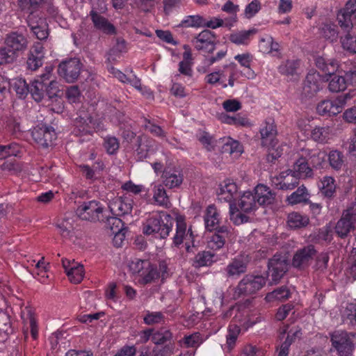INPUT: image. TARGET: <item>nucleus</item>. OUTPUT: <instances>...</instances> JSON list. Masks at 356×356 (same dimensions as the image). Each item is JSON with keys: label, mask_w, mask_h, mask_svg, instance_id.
Returning a JSON list of instances; mask_svg holds the SVG:
<instances>
[{"label": "nucleus", "mask_w": 356, "mask_h": 356, "mask_svg": "<svg viewBox=\"0 0 356 356\" xmlns=\"http://www.w3.org/2000/svg\"><path fill=\"white\" fill-rule=\"evenodd\" d=\"M172 227V218L167 214H154L143 225V233L147 235L158 234L160 238L167 237Z\"/></svg>", "instance_id": "nucleus-1"}, {"label": "nucleus", "mask_w": 356, "mask_h": 356, "mask_svg": "<svg viewBox=\"0 0 356 356\" xmlns=\"http://www.w3.org/2000/svg\"><path fill=\"white\" fill-rule=\"evenodd\" d=\"M129 270L136 276L138 282L145 284L154 282L160 277V273L156 266L148 260L136 259L129 265Z\"/></svg>", "instance_id": "nucleus-2"}, {"label": "nucleus", "mask_w": 356, "mask_h": 356, "mask_svg": "<svg viewBox=\"0 0 356 356\" xmlns=\"http://www.w3.org/2000/svg\"><path fill=\"white\" fill-rule=\"evenodd\" d=\"M236 64L225 65L223 69H218L209 73L204 78L205 82L214 86L226 88L228 86L233 87L236 79Z\"/></svg>", "instance_id": "nucleus-3"}, {"label": "nucleus", "mask_w": 356, "mask_h": 356, "mask_svg": "<svg viewBox=\"0 0 356 356\" xmlns=\"http://www.w3.org/2000/svg\"><path fill=\"white\" fill-rule=\"evenodd\" d=\"M256 208L257 201L254 194L250 191H245L241 196L237 206L235 204L234 218L231 216V218L237 225L247 222L248 217L241 212L250 213Z\"/></svg>", "instance_id": "nucleus-4"}, {"label": "nucleus", "mask_w": 356, "mask_h": 356, "mask_svg": "<svg viewBox=\"0 0 356 356\" xmlns=\"http://www.w3.org/2000/svg\"><path fill=\"white\" fill-rule=\"evenodd\" d=\"M354 336L343 330H336L330 334L332 345L339 356L352 355L354 349L352 337Z\"/></svg>", "instance_id": "nucleus-5"}, {"label": "nucleus", "mask_w": 356, "mask_h": 356, "mask_svg": "<svg viewBox=\"0 0 356 356\" xmlns=\"http://www.w3.org/2000/svg\"><path fill=\"white\" fill-rule=\"evenodd\" d=\"M266 282V278L262 275H247L238 283L235 289L238 296L251 295L260 290Z\"/></svg>", "instance_id": "nucleus-6"}, {"label": "nucleus", "mask_w": 356, "mask_h": 356, "mask_svg": "<svg viewBox=\"0 0 356 356\" xmlns=\"http://www.w3.org/2000/svg\"><path fill=\"white\" fill-rule=\"evenodd\" d=\"M194 235L191 228L187 229L184 221H177L176 233L173 237L175 246L184 244L187 252H193L194 248Z\"/></svg>", "instance_id": "nucleus-7"}, {"label": "nucleus", "mask_w": 356, "mask_h": 356, "mask_svg": "<svg viewBox=\"0 0 356 356\" xmlns=\"http://www.w3.org/2000/svg\"><path fill=\"white\" fill-rule=\"evenodd\" d=\"M238 186L231 179H225L220 185L218 191V198L221 202L229 203L230 216L234 218L235 204L233 201L237 195Z\"/></svg>", "instance_id": "nucleus-8"}, {"label": "nucleus", "mask_w": 356, "mask_h": 356, "mask_svg": "<svg viewBox=\"0 0 356 356\" xmlns=\"http://www.w3.org/2000/svg\"><path fill=\"white\" fill-rule=\"evenodd\" d=\"M81 67L79 59L73 58L61 62L58 65V72L66 81L71 83L78 79Z\"/></svg>", "instance_id": "nucleus-9"}, {"label": "nucleus", "mask_w": 356, "mask_h": 356, "mask_svg": "<svg viewBox=\"0 0 356 356\" xmlns=\"http://www.w3.org/2000/svg\"><path fill=\"white\" fill-rule=\"evenodd\" d=\"M4 44L11 54L17 58L26 50L29 42L24 34L18 31H13L7 34Z\"/></svg>", "instance_id": "nucleus-10"}, {"label": "nucleus", "mask_w": 356, "mask_h": 356, "mask_svg": "<svg viewBox=\"0 0 356 356\" xmlns=\"http://www.w3.org/2000/svg\"><path fill=\"white\" fill-rule=\"evenodd\" d=\"M103 207L95 200L84 202L76 209L77 216L82 220L96 221L100 219Z\"/></svg>", "instance_id": "nucleus-11"}, {"label": "nucleus", "mask_w": 356, "mask_h": 356, "mask_svg": "<svg viewBox=\"0 0 356 356\" xmlns=\"http://www.w3.org/2000/svg\"><path fill=\"white\" fill-rule=\"evenodd\" d=\"M289 261L286 255L276 254L268 261V270L272 281L277 283L288 270Z\"/></svg>", "instance_id": "nucleus-12"}, {"label": "nucleus", "mask_w": 356, "mask_h": 356, "mask_svg": "<svg viewBox=\"0 0 356 356\" xmlns=\"http://www.w3.org/2000/svg\"><path fill=\"white\" fill-rule=\"evenodd\" d=\"M53 67L51 66L46 67L44 73L42 74L40 76L35 79L29 87V92L35 101L40 102L44 95L46 88L47 80L52 76Z\"/></svg>", "instance_id": "nucleus-13"}, {"label": "nucleus", "mask_w": 356, "mask_h": 356, "mask_svg": "<svg viewBox=\"0 0 356 356\" xmlns=\"http://www.w3.org/2000/svg\"><path fill=\"white\" fill-rule=\"evenodd\" d=\"M323 77L317 72L311 70L304 82L302 93L305 97H312L323 88Z\"/></svg>", "instance_id": "nucleus-14"}, {"label": "nucleus", "mask_w": 356, "mask_h": 356, "mask_svg": "<svg viewBox=\"0 0 356 356\" xmlns=\"http://www.w3.org/2000/svg\"><path fill=\"white\" fill-rule=\"evenodd\" d=\"M31 135L35 142L42 147H48L56 139V134L52 127L47 126L35 127Z\"/></svg>", "instance_id": "nucleus-15"}, {"label": "nucleus", "mask_w": 356, "mask_h": 356, "mask_svg": "<svg viewBox=\"0 0 356 356\" xmlns=\"http://www.w3.org/2000/svg\"><path fill=\"white\" fill-rule=\"evenodd\" d=\"M356 222V213L353 208H349L344 211L341 219L335 226L337 234L341 236H346L352 229H354V224Z\"/></svg>", "instance_id": "nucleus-16"}, {"label": "nucleus", "mask_w": 356, "mask_h": 356, "mask_svg": "<svg viewBox=\"0 0 356 356\" xmlns=\"http://www.w3.org/2000/svg\"><path fill=\"white\" fill-rule=\"evenodd\" d=\"M28 24L36 38L40 40H44L49 35L48 25L46 19L39 17L38 14L29 15L27 17Z\"/></svg>", "instance_id": "nucleus-17"}, {"label": "nucleus", "mask_w": 356, "mask_h": 356, "mask_svg": "<svg viewBox=\"0 0 356 356\" xmlns=\"http://www.w3.org/2000/svg\"><path fill=\"white\" fill-rule=\"evenodd\" d=\"M161 177L163 184L169 188L179 187L184 180L181 169L175 166L165 168L163 171Z\"/></svg>", "instance_id": "nucleus-18"}, {"label": "nucleus", "mask_w": 356, "mask_h": 356, "mask_svg": "<svg viewBox=\"0 0 356 356\" xmlns=\"http://www.w3.org/2000/svg\"><path fill=\"white\" fill-rule=\"evenodd\" d=\"M273 184L281 190H293L298 184V179L289 169L272 178Z\"/></svg>", "instance_id": "nucleus-19"}, {"label": "nucleus", "mask_w": 356, "mask_h": 356, "mask_svg": "<svg viewBox=\"0 0 356 356\" xmlns=\"http://www.w3.org/2000/svg\"><path fill=\"white\" fill-rule=\"evenodd\" d=\"M355 15H356V0H348L345 8L337 15L340 26L345 31H350L353 28L352 17Z\"/></svg>", "instance_id": "nucleus-20"}, {"label": "nucleus", "mask_w": 356, "mask_h": 356, "mask_svg": "<svg viewBox=\"0 0 356 356\" xmlns=\"http://www.w3.org/2000/svg\"><path fill=\"white\" fill-rule=\"evenodd\" d=\"M248 256L238 255L233 259L225 268L226 275L231 278H237L245 273L248 264Z\"/></svg>", "instance_id": "nucleus-21"}, {"label": "nucleus", "mask_w": 356, "mask_h": 356, "mask_svg": "<svg viewBox=\"0 0 356 356\" xmlns=\"http://www.w3.org/2000/svg\"><path fill=\"white\" fill-rule=\"evenodd\" d=\"M62 265L71 282L78 284L82 281L84 276L83 265L67 259H62Z\"/></svg>", "instance_id": "nucleus-22"}, {"label": "nucleus", "mask_w": 356, "mask_h": 356, "mask_svg": "<svg viewBox=\"0 0 356 356\" xmlns=\"http://www.w3.org/2000/svg\"><path fill=\"white\" fill-rule=\"evenodd\" d=\"M313 245H307L298 250L294 254L292 265L296 268H304L309 265L313 257L316 254Z\"/></svg>", "instance_id": "nucleus-23"}, {"label": "nucleus", "mask_w": 356, "mask_h": 356, "mask_svg": "<svg viewBox=\"0 0 356 356\" xmlns=\"http://www.w3.org/2000/svg\"><path fill=\"white\" fill-rule=\"evenodd\" d=\"M260 134L261 136L262 145L267 147L269 149L272 148L271 151H273V148L275 145V139L277 134V130L273 120H270L266 121L265 126L261 129Z\"/></svg>", "instance_id": "nucleus-24"}, {"label": "nucleus", "mask_w": 356, "mask_h": 356, "mask_svg": "<svg viewBox=\"0 0 356 356\" xmlns=\"http://www.w3.org/2000/svg\"><path fill=\"white\" fill-rule=\"evenodd\" d=\"M195 47L198 50L211 52L214 49V36L209 30H204L193 40Z\"/></svg>", "instance_id": "nucleus-25"}, {"label": "nucleus", "mask_w": 356, "mask_h": 356, "mask_svg": "<svg viewBox=\"0 0 356 356\" xmlns=\"http://www.w3.org/2000/svg\"><path fill=\"white\" fill-rule=\"evenodd\" d=\"M5 83L6 85L0 86V94L7 91V86L13 88L20 98H24L29 92V87L26 81L22 78L6 80Z\"/></svg>", "instance_id": "nucleus-26"}, {"label": "nucleus", "mask_w": 356, "mask_h": 356, "mask_svg": "<svg viewBox=\"0 0 356 356\" xmlns=\"http://www.w3.org/2000/svg\"><path fill=\"white\" fill-rule=\"evenodd\" d=\"M108 207L113 216H122L131 211L132 203L129 200L117 197L109 203Z\"/></svg>", "instance_id": "nucleus-27"}, {"label": "nucleus", "mask_w": 356, "mask_h": 356, "mask_svg": "<svg viewBox=\"0 0 356 356\" xmlns=\"http://www.w3.org/2000/svg\"><path fill=\"white\" fill-rule=\"evenodd\" d=\"M138 147L136 149V156L138 160H143L147 158L154 151V140L145 136L138 138Z\"/></svg>", "instance_id": "nucleus-28"}, {"label": "nucleus", "mask_w": 356, "mask_h": 356, "mask_svg": "<svg viewBox=\"0 0 356 356\" xmlns=\"http://www.w3.org/2000/svg\"><path fill=\"white\" fill-rule=\"evenodd\" d=\"M254 195L257 203L260 205L271 204L274 202L275 197V193L264 184H258L254 188Z\"/></svg>", "instance_id": "nucleus-29"}, {"label": "nucleus", "mask_w": 356, "mask_h": 356, "mask_svg": "<svg viewBox=\"0 0 356 356\" xmlns=\"http://www.w3.org/2000/svg\"><path fill=\"white\" fill-rule=\"evenodd\" d=\"M220 220V213L216 207L212 204L208 206L204 216L205 229L209 232L217 229Z\"/></svg>", "instance_id": "nucleus-30"}, {"label": "nucleus", "mask_w": 356, "mask_h": 356, "mask_svg": "<svg viewBox=\"0 0 356 356\" xmlns=\"http://www.w3.org/2000/svg\"><path fill=\"white\" fill-rule=\"evenodd\" d=\"M302 157L316 168H321L325 163V154L319 149H302L301 150Z\"/></svg>", "instance_id": "nucleus-31"}, {"label": "nucleus", "mask_w": 356, "mask_h": 356, "mask_svg": "<svg viewBox=\"0 0 356 356\" xmlns=\"http://www.w3.org/2000/svg\"><path fill=\"white\" fill-rule=\"evenodd\" d=\"M298 179H305L311 177L313 175L312 168L309 166L308 162L302 154L300 157L294 163L293 169H290Z\"/></svg>", "instance_id": "nucleus-32"}, {"label": "nucleus", "mask_w": 356, "mask_h": 356, "mask_svg": "<svg viewBox=\"0 0 356 356\" xmlns=\"http://www.w3.org/2000/svg\"><path fill=\"white\" fill-rule=\"evenodd\" d=\"M152 190L153 192V199L157 205L169 208L171 206L169 197L168 196L164 186L162 184H152Z\"/></svg>", "instance_id": "nucleus-33"}, {"label": "nucleus", "mask_w": 356, "mask_h": 356, "mask_svg": "<svg viewBox=\"0 0 356 356\" xmlns=\"http://www.w3.org/2000/svg\"><path fill=\"white\" fill-rule=\"evenodd\" d=\"M339 104L336 99L334 100H323L318 104L316 110L318 113L321 115H336L342 111Z\"/></svg>", "instance_id": "nucleus-34"}, {"label": "nucleus", "mask_w": 356, "mask_h": 356, "mask_svg": "<svg viewBox=\"0 0 356 356\" xmlns=\"http://www.w3.org/2000/svg\"><path fill=\"white\" fill-rule=\"evenodd\" d=\"M91 19L95 27L104 33L113 34L115 33V27L105 17L99 15L94 10L90 12Z\"/></svg>", "instance_id": "nucleus-35"}, {"label": "nucleus", "mask_w": 356, "mask_h": 356, "mask_svg": "<svg viewBox=\"0 0 356 356\" xmlns=\"http://www.w3.org/2000/svg\"><path fill=\"white\" fill-rule=\"evenodd\" d=\"M259 47L264 54L277 56L280 53V44L275 42L272 36L266 35L261 38Z\"/></svg>", "instance_id": "nucleus-36"}, {"label": "nucleus", "mask_w": 356, "mask_h": 356, "mask_svg": "<svg viewBox=\"0 0 356 356\" xmlns=\"http://www.w3.org/2000/svg\"><path fill=\"white\" fill-rule=\"evenodd\" d=\"M76 134L81 135H90L93 131H99L102 129V126L100 122H96L92 118H89L85 120L83 123L76 122Z\"/></svg>", "instance_id": "nucleus-37"}, {"label": "nucleus", "mask_w": 356, "mask_h": 356, "mask_svg": "<svg viewBox=\"0 0 356 356\" xmlns=\"http://www.w3.org/2000/svg\"><path fill=\"white\" fill-rule=\"evenodd\" d=\"M332 136V129L328 127H316L312 129L311 138L318 143H326Z\"/></svg>", "instance_id": "nucleus-38"}, {"label": "nucleus", "mask_w": 356, "mask_h": 356, "mask_svg": "<svg viewBox=\"0 0 356 356\" xmlns=\"http://www.w3.org/2000/svg\"><path fill=\"white\" fill-rule=\"evenodd\" d=\"M240 332L241 328L238 325L235 324L229 325L226 336V343L222 346L224 350L229 352L234 348Z\"/></svg>", "instance_id": "nucleus-39"}, {"label": "nucleus", "mask_w": 356, "mask_h": 356, "mask_svg": "<svg viewBox=\"0 0 356 356\" xmlns=\"http://www.w3.org/2000/svg\"><path fill=\"white\" fill-rule=\"evenodd\" d=\"M234 59L246 70V72L243 74L246 78L252 79L256 76L255 72L250 69V64L252 61V56L250 54H237L234 56Z\"/></svg>", "instance_id": "nucleus-40"}, {"label": "nucleus", "mask_w": 356, "mask_h": 356, "mask_svg": "<svg viewBox=\"0 0 356 356\" xmlns=\"http://www.w3.org/2000/svg\"><path fill=\"white\" fill-rule=\"evenodd\" d=\"M309 195L307 188L301 186L298 189L287 197L286 201L289 204L294 205L302 202H307Z\"/></svg>", "instance_id": "nucleus-41"}, {"label": "nucleus", "mask_w": 356, "mask_h": 356, "mask_svg": "<svg viewBox=\"0 0 356 356\" xmlns=\"http://www.w3.org/2000/svg\"><path fill=\"white\" fill-rule=\"evenodd\" d=\"M316 67L321 70L326 75L331 76L337 70L338 65L336 61L326 60L325 58L318 56L316 58Z\"/></svg>", "instance_id": "nucleus-42"}, {"label": "nucleus", "mask_w": 356, "mask_h": 356, "mask_svg": "<svg viewBox=\"0 0 356 356\" xmlns=\"http://www.w3.org/2000/svg\"><path fill=\"white\" fill-rule=\"evenodd\" d=\"M216 255L209 251L198 252L193 260V265L195 268L210 266L215 261Z\"/></svg>", "instance_id": "nucleus-43"}, {"label": "nucleus", "mask_w": 356, "mask_h": 356, "mask_svg": "<svg viewBox=\"0 0 356 356\" xmlns=\"http://www.w3.org/2000/svg\"><path fill=\"white\" fill-rule=\"evenodd\" d=\"M309 223V218L298 212H292L288 215L287 224L291 228H300Z\"/></svg>", "instance_id": "nucleus-44"}, {"label": "nucleus", "mask_w": 356, "mask_h": 356, "mask_svg": "<svg viewBox=\"0 0 356 356\" xmlns=\"http://www.w3.org/2000/svg\"><path fill=\"white\" fill-rule=\"evenodd\" d=\"M327 159L330 167L335 171L341 170L344 165V156L339 150H331L327 154Z\"/></svg>", "instance_id": "nucleus-45"}, {"label": "nucleus", "mask_w": 356, "mask_h": 356, "mask_svg": "<svg viewBox=\"0 0 356 356\" xmlns=\"http://www.w3.org/2000/svg\"><path fill=\"white\" fill-rule=\"evenodd\" d=\"M223 143L222 149L225 152L238 156L243 152V146L238 140L228 137L223 139Z\"/></svg>", "instance_id": "nucleus-46"}, {"label": "nucleus", "mask_w": 356, "mask_h": 356, "mask_svg": "<svg viewBox=\"0 0 356 356\" xmlns=\"http://www.w3.org/2000/svg\"><path fill=\"white\" fill-rule=\"evenodd\" d=\"M254 31L253 30H244L232 33L229 40L237 45H248L250 41V36Z\"/></svg>", "instance_id": "nucleus-47"}, {"label": "nucleus", "mask_w": 356, "mask_h": 356, "mask_svg": "<svg viewBox=\"0 0 356 356\" xmlns=\"http://www.w3.org/2000/svg\"><path fill=\"white\" fill-rule=\"evenodd\" d=\"M222 10L232 15L229 18L225 19V26L231 28L236 22V13L239 10L238 6L231 1H227L222 7Z\"/></svg>", "instance_id": "nucleus-48"}, {"label": "nucleus", "mask_w": 356, "mask_h": 356, "mask_svg": "<svg viewBox=\"0 0 356 356\" xmlns=\"http://www.w3.org/2000/svg\"><path fill=\"white\" fill-rule=\"evenodd\" d=\"M299 67V61L298 60H286L283 61L278 67V71L280 74L289 76L296 74Z\"/></svg>", "instance_id": "nucleus-49"}, {"label": "nucleus", "mask_w": 356, "mask_h": 356, "mask_svg": "<svg viewBox=\"0 0 356 356\" xmlns=\"http://www.w3.org/2000/svg\"><path fill=\"white\" fill-rule=\"evenodd\" d=\"M203 342L202 337L199 332H194L191 334L185 335L179 341V344L184 348H196Z\"/></svg>", "instance_id": "nucleus-50"}, {"label": "nucleus", "mask_w": 356, "mask_h": 356, "mask_svg": "<svg viewBox=\"0 0 356 356\" xmlns=\"http://www.w3.org/2000/svg\"><path fill=\"white\" fill-rule=\"evenodd\" d=\"M321 193L326 197H332L335 192V180L332 177L325 176L321 179L320 186Z\"/></svg>", "instance_id": "nucleus-51"}, {"label": "nucleus", "mask_w": 356, "mask_h": 356, "mask_svg": "<svg viewBox=\"0 0 356 356\" xmlns=\"http://www.w3.org/2000/svg\"><path fill=\"white\" fill-rule=\"evenodd\" d=\"M225 243L223 235L219 233H214L207 236V247L212 250H218L221 249Z\"/></svg>", "instance_id": "nucleus-52"}, {"label": "nucleus", "mask_w": 356, "mask_h": 356, "mask_svg": "<svg viewBox=\"0 0 356 356\" xmlns=\"http://www.w3.org/2000/svg\"><path fill=\"white\" fill-rule=\"evenodd\" d=\"M290 296V291L286 286L280 287L273 291L268 293L266 296V300L267 302H272L274 300H284L289 298Z\"/></svg>", "instance_id": "nucleus-53"}, {"label": "nucleus", "mask_w": 356, "mask_h": 356, "mask_svg": "<svg viewBox=\"0 0 356 356\" xmlns=\"http://www.w3.org/2000/svg\"><path fill=\"white\" fill-rule=\"evenodd\" d=\"M346 76L334 75L329 83V89L331 92H338L344 90L347 87Z\"/></svg>", "instance_id": "nucleus-54"}, {"label": "nucleus", "mask_w": 356, "mask_h": 356, "mask_svg": "<svg viewBox=\"0 0 356 356\" xmlns=\"http://www.w3.org/2000/svg\"><path fill=\"white\" fill-rule=\"evenodd\" d=\"M321 33L325 39L331 42L336 41L337 39L338 32L337 26L332 23L327 22L323 24L321 28Z\"/></svg>", "instance_id": "nucleus-55"}, {"label": "nucleus", "mask_w": 356, "mask_h": 356, "mask_svg": "<svg viewBox=\"0 0 356 356\" xmlns=\"http://www.w3.org/2000/svg\"><path fill=\"white\" fill-rule=\"evenodd\" d=\"M300 334V330H296L295 332H293L290 330L287 333V337L285 339V341L281 344L278 356H288L289 355V350L291 344L292 343L293 337H298Z\"/></svg>", "instance_id": "nucleus-56"}, {"label": "nucleus", "mask_w": 356, "mask_h": 356, "mask_svg": "<svg viewBox=\"0 0 356 356\" xmlns=\"http://www.w3.org/2000/svg\"><path fill=\"white\" fill-rule=\"evenodd\" d=\"M164 314L161 312L147 311L144 316L143 321L147 325H154L164 322Z\"/></svg>", "instance_id": "nucleus-57"}, {"label": "nucleus", "mask_w": 356, "mask_h": 356, "mask_svg": "<svg viewBox=\"0 0 356 356\" xmlns=\"http://www.w3.org/2000/svg\"><path fill=\"white\" fill-rule=\"evenodd\" d=\"M204 18L199 15H188L181 21L186 27H203Z\"/></svg>", "instance_id": "nucleus-58"}, {"label": "nucleus", "mask_w": 356, "mask_h": 356, "mask_svg": "<svg viewBox=\"0 0 356 356\" xmlns=\"http://www.w3.org/2000/svg\"><path fill=\"white\" fill-rule=\"evenodd\" d=\"M172 334L169 330H159L154 332L152 337V341L156 345H161L170 341Z\"/></svg>", "instance_id": "nucleus-59"}, {"label": "nucleus", "mask_w": 356, "mask_h": 356, "mask_svg": "<svg viewBox=\"0 0 356 356\" xmlns=\"http://www.w3.org/2000/svg\"><path fill=\"white\" fill-rule=\"evenodd\" d=\"M42 1L43 0H19V6L22 10L29 13V15L31 13L36 14L35 10Z\"/></svg>", "instance_id": "nucleus-60"}, {"label": "nucleus", "mask_w": 356, "mask_h": 356, "mask_svg": "<svg viewBox=\"0 0 356 356\" xmlns=\"http://www.w3.org/2000/svg\"><path fill=\"white\" fill-rule=\"evenodd\" d=\"M341 42L344 49L356 54V38L352 36L349 32L344 37H341Z\"/></svg>", "instance_id": "nucleus-61"}, {"label": "nucleus", "mask_w": 356, "mask_h": 356, "mask_svg": "<svg viewBox=\"0 0 356 356\" xmlns=\"http://www.w3.org/2000/svg\"><path fill=\"white\" fill-rule=\"evenodd\" d=\"M261 9V3L258 0H253L248 3L244 10L245 17L248 19L254 17Z\"/></svg>", "instance_id": "nucleus-62"}, {"label": "nucleus", "mask_w": 356, "mask_h": 356, "mask_svg": "<svg viewBox=\"0 0 356 356\" xmlns=\"http://www.w3.org/2000/svg\"><path fill=\"white\" fill-rule=\"evenodd\" d=\"M65 95L68 102L71 104L78 102L81 97L79 89L75 86L68 88L65 92Z\"/></svg>", "instance_id": "nucleus-63"}, {"label": "nucleus", "mask_w": 356, "mask_h": 356, "mask_svg": "<svg viewBox=\"0 0 356 356\" xmlns=\"http://www.w3.org/2000/svg\"><path fill=\"white\" fill-rule=\"evenodd\" d=\"M118 217L119 216H113L107 218L106 224L113 233L122 231L123 223Z\"/></svg>", "instance_id": "nucleus-64"}]
</instances>
